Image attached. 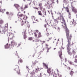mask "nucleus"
<instances>
[{"label": "nucleus", "mask_w": 77, "mask_h": 77, "mask_svg": "<svg viewBox=\"0 0 77 77\" xmlns=\"http://www.w3.org/2000/svg\"><path fill=\"white\" fill-rule=\"evenodd\" d=\"M66 36L67 37V42H68V43L66 46L68 53V54L70 55V56H71L72 55V52L70 51L71 48L70 47L71 46V38H72V36L71 34H70L69 35L67 34Z\"/></svg>", "instance_id": "1"}, {"label": "nucleus", "mask_w": 77, "mask_h": 77, "mask_svg": "<svg viewBox=\"0 0 77 77\" xmlns=\"http://www.w3.org/2000/svg\"><path fill=\"white\" fill-rule=\"evenodd\" d=\"M58 18L59 20H60V21L62 20V21L63 22L64 25H62V27L64 29H66V36L67 35H70L69 34V30L67 28L66 24V22H65V19H64V18L63 17V15H60V16L58 17Z\"/></svg>", "instance_id": "2"}, {"label": "nucleus", "mask_w": 77, "mask_h": 77, "mask_svg": "<svg viewBox=\"0 0 77 77\" xmlns=\"http://www.w3.org/2000/svg\"><path fill=\"white\" fill-rule=\"evenodd\" d=\"M19 17H18V19H20V21L21 20H22V22L21 23V26H23L24 24H28L29 23V22L27 21L26 20L27 19V17L26 16H25L24 14H20L19 15Z\"/></svg>", "instance_id": "3"}, {"label": "nucleus", "mask_w": 77, "mask_h": 77, "mask_svg": "<svg viewBox=\"0 0 77 77\" xmlns=\"http://www.w3.org/2000/svg\"><path fill=\"white\" fill-rule=\"evenodd\" d=\"M20 67L18 66H15V69H14V71H17V73L18 74H20V69H19Z\"/></svg>", "instance_id": "4"}, {"label": "nucleus", "mask_w": 77, "mask_h": 77, "mask_svg": "<svg viewBox=\"0 0 77 77\" xmlns=\"http://www.w3.org/2000/svg\"><path fill=\"white\" fill-rule=\"evenodd\" d=\"M34 34L35 36V38H37V39H38L39 38H41V37H42V35H41V33L39 32L38 33V36L37 35V34L35 32L34 33Z\"/></svg>", "instance_id": "5"}, {"label": "nucleus", "mask_w": 77, "mask_h": 77, "mask_svg": "<svg viewBox=\"0 0 77 77\" xmlns=\"http://www.w3.org/2000/svg\"><path fill=\"white\" fill-rule=\"evenodd\" d=\"M72 22L71 21L70 22V25H71L73 27H74L75 25H76V24H77V23L74 20V19H72Z\"/></svg>", "instance_id": "6"}, {"label": "nucleus", "mask_w": 77, "mask_h": 77, "mask_svg": "<svg viewBox=\"0 0 77 77\" xmlns=\"http://www.w3.org/2000/svg\"><path fill=\"white\" fill-rule=\"evenodd\" d=\"M38 3L40 10H42V9H43V7H42V3L38 2Z\"/></svg>", "instance_id": "7"}, {"label": "nucleus", "mask_w": 77, "mask_h": 77, "mask_svg": "<svg viewBox=\"0 0 77 77\" xmlns=\"http://www.w3.org/2000/svg\"><path fill=\"white\" fill-rule=\"evenodd\" d=\"M58 54H59V56L60 58L61 59V60L63 59L62 57V50L60 51L58 53Z\"/></svg>", "instance_id": "8"}, {"label": "nucleus", "mask_w": 77, "mask_h": 77, "mask_svg": "<svg viewBox=\"0 0 77 77\" xmlns=\"http://www.w3.org/2000/svg\"><path fill=\"white\" fill-rule=\"evenodd\" d=\"M72 11L75 13H77V9L73 6H72Z\"/></svg>", "instance_id": "9"}, {"label": "nucleus", "mask_w": 77, "mask_h": 77, "mask_svg": "<svg viewBox=\"0 0 77 77\" xmlns=\"http://www.w3.org/2000/svg\"><path fill=\"white\" fill-rule=\"evenodd\" d=\"M11 44H8V43H7L5 46V48H11Z\"/></svg>", "instance_id": "10"}, {"label": "nucleus", "mask_w": 77, "mask_h": 77, "mask_svg": "<svg viewBox=\"0 0 77 77\" xmlns=\"http://www.w3.org/2000/svg\"><path fill=\"white\" fill-rule=\"evenodd\" d=\"M9 34V36H10L9 38L11 40L14 37H15L14 36V34H12V33L11 34V33H10V34Z\"/></svg>", "instance_id": "11"}, {"label": "nucleus", "mask_w": 77, "mask_h": 77, "mask_svg": "<svg viewBox=\"0 0 77 77\" xmlns=\"http://www.w3.org/2000/svg\"><path fill=\"white\" fill-rule=\"evenodd\" d=\"M43 66H45V68L47 69H48V65H47L46 63H43Z\"/></svg>", "instance_id": "12"}, {"label": "nucleus", "mask_w": 77, "mask_h": 77, "mask_svg": "<svg viewBox=\"0 0 77 77\" xmlns=\"http://www.w3.org/2000/svg\"><path fill=\"white\" fill-rule=\"evenodd\" d=\"M30 77H35V73L34 72H32L30 73Z\"/></svg>", "instance_id": "13"}, {"label": "nucleus", "mask_w": 77, "mask_h": 77, "mask_svg": "<svg viewBox=\"0 0 77 77\" xmlns=\"http://www.w3.org/2000/svg\"><path fill=\"white\" fill-rule=\"evenodd\" d=\"M14 6L15 7V8H16L17 9H20V5H19L18 4H14Z\"/></svg>", "instance_id": "14"}, {"label": "nucleus", "mask_w": 77, "mask_h": 77, "mask_svg": "<svg viewBox=\"0 0 77 77\" xmlns=\"http://www.w3.org/2000/svg\"><path fill=\"white\" fill-rule=\"evenodd\" d=\"M11 43L12 45H14L15 46H17V44L15 43V41H12Z\"/></svg>", "instance_id": "15"}, {"label": "nucleus", "mask_w": 77, "mask_h": 77, "mask_svg": "<svg viewBox=\"0 0 77 77\" xmlns=\"http://www.w3.org/2000/svg\"><path fill=\"white\" fill-rule=\"evenodd\" d=\"M26 30H25L24 34L23 36V38L24 39H26V38H27V36H26Z\"/></svg>", "instance_id": "16"}, {"label": "nucleus", "mask_w": 77, "mask_h": 77, "mask_svg": "<svg viewBox=\"0 0 77 77\" xmlns=\"http://www.w3.org/2000/svg\"><path fill=\"white\" fill-rule=\"evenodd\" d=\"M47 72L48 73V74H50L51 73V68H49L47 69Z\"/></svg>", "instance_id": "17"}, {"label": "nucleus", "mask_w": 77, "mask_h": 77, "mask_svg": "<svg viewBox=\"0 0 77 77\" xmlns=\"http://www.w3.org/2000/svg\"><path fill=\"white\" fill-rule=\"evenodd\" d=\"M74 71L72 70L70 71V75H71V77H72V75H73V74H74Z\"/></svg>", "instance_id": "18"}, {"label": "nucleus", "mask_w": 77, "mask_h": 77, "mask_svg": "<svg viewBox=\"0 0 77 77\" xmlns=\"http://www.w3.org/2000/svg\"><path fill=\"white\" fill-rule=\"evenodd\" d=\"M36 63H38V61H37L36 60H35L34 62H32L33 65H36Z\"/></svg>", "instance_id": "19"}, {"label": "nucleus", "mask_w": 77, "mask_h": 77, "mask_svg": "<svg viewBox=\"0 0 77 77\" xmlns=\"http://www.w3.org/2000/svg\"><path fill=\"white\" fill-rule=\"evenodd\" d=\"M38 14L39 15H40L41 16H42V12H41V11H38Z\"/></svg>", "instance_id": "20"}, {"label": "nucleus", "mask_w": 77, "mask_h": 77, "mask_svg": "<svg viewBox=\"0 0 77 77\" xmlns=\"http://www.w3.org/2000/svg\"><path fill=\"white\" fill-rule=\"evenodd\" d=\"M74 62L75 63H77V55L75 56V59L74 60Z\"/></svg>", "instance_id": "21"}, {"label": "nucleus", "mask_w": 77, "mask_h": 77, "mask_svg": "<svg viewBox=\"0 0 77 77\" xmlns=\"http://www.w3.org/2000/svg\"><path fill=\"white\" fill-rule=\"evenodd\" d=\"M64 8L66 10L67 12H69V8L68 7H66V8L64 7Z\"/></svg>", "instance_id": "22"}, {"label": "nucleus", "mask_w": 77, "mask_h": 77, "mask_svg": "<svg viewBox=\"0 0 77 77\" xmlns=\"http://www.w3.org/2000/svg\"><path fill=\"white\" fill-rule=\"evenodd\" d=\"M33 4H34V5H35H35H36L37 6L38 5V3L36 2H33Z\"/></svg>", "instance_id": "23"}, {"label": "nucleus", "mask_w": 77, "mask_h": 77, "mask_svg": "<svg viewBox=\"0 0 77 77\" xmlns=\"http://www.w3.org/2000/svg\"><path fill=\"white\" fill-rule=\"evenodd\" d=\"M3 23V21L2 19H0V24H2Z\"/></svg>", "instance_id": "24"}, {"label": "nucleus", "mask_w": 77, "mask_h": 77, "mask_svg": "<svg viewBox=\"0 0 77 77\" xmlns=\"http://www.w3.org/2000/svg\"><path fill=\"white\" fill-rule=\"evenodd\" d=\"M38 71H39V68H38L35 69V72H38Z\"/></svg>", "instance_id": "25"}, {"label": "nucleus", "mask_w": 77, "mask_h": 77, "mask_svg": "<svg viewBox=\"0 0 77 77\" xmlns=\"http://www.w3.org/2000/svg\"><path fill=\"white\" fill-rule=\"evenodd\" d=\"M20 62V63H22L23 62V60H18V63H19V62Z\"/></svg>", "instance_id": "26"}, {"label": "nucleus", "mask_w": 77, "mask_h": 77, "mask_svg": "<svg viewBox=\"0 0 77 77\" xmlns=\"http://www.w3.org/2000/svg\"><path fill=\"white\" fill-rule=\"evenodd\" d=\"M28 8H29V7H28V5H25L24 9H26Z\"/></svg>", "instance_id": "27"}, {"label": "nucleus", "mask_w": 77, "mask_h": 77, "mask_svg": "<svg viewBox=\"0 0 77 77\" xmlns=\"http://www.w3.org/2000/svg\"><path fill=\"white\" fill-rule=\"evenodd\" d=\"M52 37H50V38H48V39L47 40V41L48 42L49 41H50V40H51V39H52Z\"/></svg>", "instance_id": "28"}, {"label": "nucleus", "mask_w": 77, "mask_h": 77, "mask_svg": "<svg viewBox=\"0 0 77 77\" xmlns=\"http://www.w3.org/2000/svg\"><path fill=\"white\" fill-rule=\"evenodd\" d=\"M58 20H59V18H58V17L56 19L54 20V21L55 22H56L57 21H58Z\"/></svg>", "instance_id": "29"}, {"label": "nucleus", "mask_w": 77, "mask_h": 77, "mask_svg": "<svg viewBox=\"0 0 77 77\" xmlns=\"http://www.w3.org/2000/svg\"><path fill=\"white\" fill-rule=\"evenodd\" d=\"M33 39V38L32 37H29L28 40H29L30 41H32Z\"/></svg>", "instance_id": "30"}, {"label": "nucleus", "mask_w": 77, "mask_h": 77, "mask_svg": "<svg viewBox=\"0 0 77 77\" xmlns=\"http://www.w3.org/2000/svg\"><path fill=\"white\" fill-rule=\"evenodd\" d=\"M38 77H42V75L41 74V73H40V74L38 75Z\"/></svg>", "instance_id": "31"}, {"label": "nucleus", "mask_w": 77, "mask_h": 77, "mask_svg": "<svg viewBox=\"0 0 77 77\" xmlns=\"http://www.w3.org/2000/svg\"><path fill=\"white\" fill-rule=\"evenodd\" d=\"M72 53L74 55V54H75V51H74V50H72Z\"/></svg>", "instance_id": "32"}, {"label": "nucleus", "mask_w": 77, "mask_h": 77, "mask_svg": "<svg viewBox=\"0 0 77 77\" xmlns=\"http://www.w3.org/2000/svg\"><path fill=\"white\" fill-rule=\"evenodd\" d=\"M33 8H34V9H37V10H39V8L36 7H33Z\"/></svg>", "instance_id": "33"}, {"label": "nucleus", "mask_w": 77, "mask_h": 77, "mask_svg": "<svg viewBox=\"0 0 77 77\" xmlns=\"http://www.w3.org/2000/svg\"><path fill=\"white\" fill-rule=\"evenodd\" d=\"M46 35L48 36V35H49V33H48V32L46 33Z\"/></svg>", "instance_id": "34"}, {"label": "nucleus", "mask_w": 77, "mask_h": 77, "mask_svg": "<svg viewBox=\"0 0 77 77\" xmlns=\"http://www.w3.org/2000/svg\"><path fill=\"white\" fill-rule=\"evenodd\" d=\"M21 45V43H19L18 44V45L17 46V47H19Z\"/></svg>", "instance_id": "35"}, {"label": "nucleus", "mask_w": 77, "mask_h": 77, "mask_svg": "<svg viewBox=\"0 0 77 77\" xmlns=\"http://www.w3.org/2000/svg\"><path fill=\"white\" fill-rule=\"evenodd\" d=\"M45 45L46 47H48V44H45Z\"/></svg>", "instance_id": "36"}, {"label": "nucleus", "mask_w": 77, "mask_h": 77, "mask_svg": "<svg viewBox=\"0 0 77 77\" xmlns=\"http://www.w3.org/2000/svg\"><path fill=\"white\" fill-rule=\"evenodd\" d=\"M40 41V40L39 39H37L36 40V42H39V41Z\"/></svg>", "instance_id": "37"}, {"label": "nucleus", "mask_w": 77, "mask_h": 77, "mask_svg": "<svg viewBox=\"0 0 77 77\" xmlns=\"http://www.w3.org/2000/svg\"><path fill=\"white\" fill-rule=\"evenodd\" d=\"M44 15H46V11L45 10L44 13Z\"/></svg>", "instance_id": "38"}, {"label": "nucleus", "mask_w": 77, "mask_h": 77, "mask_svg": "<svg viewBox=\"0 0 77 77\" xmlns=\"http://www.w3.org/2000/svg\"><path fill=\"white\" fill-rule=\"evenodd\" d=\"M57 30H58V31H59V30H60V28H59V27H58L57 28Z\"/></svg>", "instance_id": "39"}, {"label": "nucleus", "mask_w": 77, "mask_h": 77, "mask_svg": "<svg viewBox=\"0 0 77 77\" xmlns=\"http://www.w3.org/2000/svg\"><path fill=\"white\" fill-rule=\"evenodd\" d=\"M52 74H53L54 73V71L53 69L52 70Z\"/></svg>", "instance_id": "40"}, {"label": "nucleus", "mask_w": 77, "mask_h": 77, "mask_svg": "<svg viewBox=\"0 0 77 77\" xmlns=\"http://www.w3.org/2000/svg\"><path fill=\"white\" fill-rule=\"evenodd\" d=\"M35 32H36V33H38V32H39V30H35Z\"/></svg>", "instance_id": "41"}, {"label": "nucleus", "mask_w": 77, "mask_h": 77, "mask_svg": "<svg viewBox=\"0 0 77 77\" xmlns=\"http://www.w3.org/2000/svg\"><path fill=\"white\" fill-rule=\"evenodd\" d=\"M44 26L45 27H47V24H45L44 25Z\"/></svg>", "instance_id": "42"}, {"label": "nucleus", "mask_w": 77, "mask_h": 77, "mask_svg": "<svg viewBox=\"0 0 77 77\" xmlns=\"http://www.w3.org/2000/svg\"><path fill=\"white\" fill-rule=\"evenodd\" d=\"M50 50V48H48L47 49V53H48V50Z\"/></svg>", "instance_id": "43"}, {"label": "nucleus", "mask_w": 77, "mask_h": 77, "mask_svg": "<svg viewBox=\"0 0 77 77\" xmlns=\"http://www.w3.org/2000/svg\"><path fill=\"white\" fill-rule=\"evenodd\" d=\"M0 4L1 5H2V1H0Z\"/></svg>", "instance_id": "44"}, {"label": "nucleus", "mask_w": 77, "mask_h": 77, "mask_svg": "<svg viewBox=\"0 0 77 77\" xmlns=\"http://www.w3.org/2000/svg\"><path fill=\"white\" fill-rule=\"evenodd\" d=\"M67 60L66 58H65V62H66V61H67V60Z\"/></svg>", "instance_id": "45"}, {"label": "nucleus", "mask_w": 77, "mask_h": 77, "mask_svg": "<svg viewBox=\"0 0 77 77\" xmlns=\"http://www.w3.org/2000/svg\"><path fill=\"white\" fill-rule=\"evenodd\" d=\"M42 42H43V43H45V41H43Z\"/></svg>", "instance_id": "46"}, {"label": "nucleus", "mask_w": 77, "mask_h": 77, "mask_svg": "<svg viewBox=\"0 0 77 77\" xmlns=\"http://www.w3.org/2000/svg\"><path fill=\"white\" fill-rule=\"evenodd\" d=\"M20 8H21V9H23V7H21Z\"/></svg>", "instance_id": "47"}, {"label": "nucleus", "mask_w": 77, "mask_h": 77, "mask_svg": "<svg viewBox=\"0 0 77 77\" xmlns=\"http://www.w3.org/2000/svg\"><path fill=\"white\" fill-rule=\"evenodd\" d=\"M6 14H9V12H6Z\"/></svg>", "instance_id": "48"}, {"label": "nucleus", "mask_w": 77, "mask_h": 77, "mask_svg": "<svg viewBox=\"0 0 77 77\" xmlns=\"http://www.w3.org/2000/svg\"><path fill=\"white\" fill-rule=\"evenodd\" d=\"M5 11H6V10L5 9L2 10V11H4V12H5Z\"/></svg>", "instance_id": "49"}, {"label": "nucleus", "mask_w": 77, "mask_h": 77, "mask_svg": "<svg viewBox=\"0 0 77 77\" xmlns=\"http://www.w3.org/2000/svg\"><path fill=\"white\" fill-rule=\"evenodd\" d=\"M69 19H71V17L70 16L69 17Z\"/></svg>", "instance_id": "50"}, {"label": "nucleus", "mask_w": 77, "mask_h": 77, "mask_svg": "<svg viewBox=\"0 0 77 77\" xmlns=\"http://www.w3.org/2000/svg\"><path fill=\"white\" fill-rule=\"evenodd\" d=\"M35 21H37V22H39V21H38V20L37 19H36V20H35Z\"/></svg>", "instance_id": "51"}, {"label": "nucleus", "mask_w": 77, "mask_h": 77, "mask_svg": "<svg viewBox=\"0 0 77 77\" xmlns=\"http://www.w3.org/2000/svg\"><path fill=\"white\" fill-rule=\"evenodd\" d=\"M56 48H54V50H56Z\"/></svg>", "instance_id": "52"}, {"label": "nucleus", "mask_w": 77, "mask_h": 77, "mask_svg": "<svg viewBox=\"0 0 77 77\" xmlns=\"http://www.w3.org/2000/svg\"><path fill=\"white\" fill-rule=\"evenodd\" d=\"M68 69H71V68H70V67H68Z\"/></svg>", "instance_id": "53"}, {"label": "nucleus", "mask_w": 77, "mask_h": 77, "mask_svg": "<svg viewBox=\"0 0 77 77\" xmlns=\"http://www.w3.org/2000/svg\"><path fill=\"white\" fill-rule=\"evenodd\" d=\"M7 25V26H8V23H7L5 25Z\"/></svg>", "instance_id": "54"}, {"label": "nucleus", "mask_w": 77, "mask_h": 77, "mask_svg": "<svg viewBox=\"0 0 77 77\" xmlns=\"http://www.w3.org/2000/svg\"><path fill=\"white\" fill-rule=\"evenodd\" d=\"M5 27L6 28V27H7V26H5Z\"/></svg>", "instance_id": "55"}, {"label": "nucleus", "mask_w": 77, "mask_h": 77, "mask_svg": "<svg viewBox=\"0 0 77 77\" xmlns=\"http://www.w3.org/2000/svg\"><path fill=\"white\" fill-rule=\"evenodd\" d=\"M49 11H48V12L49 13V14H50V12H49Z\"/></svg>", "instance_id": "56"}, {"label": "nucleus", "mask_w": 77, "mask_h": 77, "mask_svg": "<svg viewBox=\"0 0 77 77\" xmlns=\"http://www.w3.org/2000/svg\"><path fill=\"white\" fill-rule=\"evenodd\" d=\"M57 3H58V0L57 1Z\"/></svg>", "instance_id": "57"}, {"label": "nucleus", "mask_w": 77, "mask_h": 77, "mask_svg": "<svg viewBox=\"0 0 77 77\" xmlns=\"http://www.w3.org/2000/svg\"><path fill=\"white\" fill-rule=\"evenodd\" d=\"M34 17H35L34 16H33V17H32V18H34Z\"/></svg>", "instance_id": "58"}, {"label": "nucleus", "mask_w": 77, "mask_h": 77, "mask_svg": "<svg viewBox=\"0 0 77 77\" xmlns=\"http://www.w3.org/2000/svg\"><path fill=\"white\" fill-rule=\"evenodd\" d=\"M43 69V68H41V69Z\"/></svg>", "instance_id": "59"}, {"label": "nucleus", "mask_w": 77, "mask_h": 77, "mask_svg": "<svg viewBox=\"0 0 77 77\" xmlns=\"http://www.w3.org/2000/svg\"><path fill=\"white\" fill-rule=\"evenodd\" d=\"M61 48H63V47H62V46H61Z\"/></svg>", "instance_id": "60"}, {"label": "nucleus", "mask_w": 77, "mask_h": 77, "mask_svg": "<svg viewBox=\"0 0 77 77\" xmlns=\"http://www.w3.org/2000/svg\"><path fill=\"white\" fill-rule=\"evenodd\" d=\"M61 23H62V24H63V22H61Z\"/></svg>", "instance_id": "61"}, {"label": "nucleus", "mask_w": 77, "mask_h": 77, "mask_svg": "<svg viewBox=\"0 0 77 77\" xmlns=\"http://www.w3.org/2000/svg\"><path fill=\"white\" fill-rule=\"evenodd\" d=\"M2 32V31H0V33H1Z\"/></svg>", "instance_id": "62"}, {"label": "nucleus", "mask_w": 77, "mask_h": 77, "mask_svg": "<svg viewBox=\"0 0 77 77\" xmlns=\"http://www.w3.org/2000/svg\"><path fill=\"white\" fill-rule=\"evenodd\" d=\"M36 23V22H33V23Z\"/></svg>", "instance_id": "63"}, {"label": "nucleus", "mask_w": 77, "mask_h": 77, "mask_svg": "<svg viewBox=\"0 0 77 77\" xmlns=\"http://www.w3.org/2000/svg\"><path fill=\"white\" fill-rule=\"evenodd\" d=\"M26 68H28V67L27 66H26Z\"/></svg>", "instance_id": "64"}]
</instances>
